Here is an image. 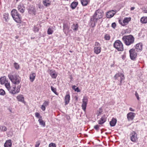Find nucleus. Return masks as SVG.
<instances>
[{
    "instance_id": "4468645a",
    "label": "nucleus",
    "mask_w": 147,
    "mask_h": 147,
    "mask_svg": "<svg viewBox=\"0 0 147 147\" xmlns=\"http://www.w3.org/2000/svg\"><path fill=\"white\" fill-rule=\"evenodd\" d=\"M18 9L19 11L22 13L24 12L25 9L23 5L22 4H20L18 5Z\"/></svg>"
},
{
    "instance_id": "69168bd1",
    "label": "nucleus",
    "mask_w": 147,
    "mask_h": 147,
    "mask_svg": "<svg viewBox=\"0 0 147 147\" xmlns=\"http://www.w3.org/2000/svg\"><path fill=\"white\" fill-rule=\"evenodd\" d=\"M102 133V131H101V133Z\"/></svg>"
},
{
    "instance_id": "bb28decb",
    "label": "nucleus",
    "mask_w": 147,
    "mask_h": 147,
    "mask_svg": "<svg viewBox=\"0 0 147 147\" xmlns=\"http://www.w3.org/2000/svg\"><path fill=\"white\" fill-rule=\"evenodd\" d=\"M35 12V9L33 7H31L28 9V12L29 13L31 14H34Z\"/></svg>"
},
{
    "instance_id": "9d476101",
    "label": "nucleus",
    "mask_w": 147,
    "mask_h": 147,
    "mask_svg": "<svg viewBox=\"0 0 147 147\" xmlns=\"http://www.w3.org/2000/svg\"><path fill=\"white\" fill-rule=\"evenodd\" d=\"M63 31L65 34L67 33L70 28L69 25L67 24L64 23L63 24Z\"/></svg>"
},
{
    "instance_id": "bf43d9fd",
    "label": "nucleus",
    "mask_w": 147,
    "mask_h": 147,
    "mask_svg": "<svg viewBox=\"0 0 147 147\" xmlns=\"http://www.w3.org/2000/svg\"><path fill=\"white\" fill-rule=\"evenodd\" d=\"M76 86H75V85L73 86L72 87V88L73 90H75V89H76Z\"/></svg>"
},
{
    "instance_id": "680f3d73",
    "label": "nucleus",
    "mask_w": 147,
    "mask_h": 147,
    "mask_svg": "<svg viewBox=\"0 0 147 147\" xmlns=\"http://www.w3.org/2000/svg\"><path fill=\"white\" fill-rule=\"evenodd\" d=\"M144 11L145 13H147V9L144 10Z\"/></svg>"
},
{
    "instance_id": "e433bc0d",
    "label": "nucleus",
    "mask_w": 147,
    "mask_h": 147,
    "mask_svg": "<svg viewBox=\"0 0 147 147\" xmlns=\"http://www.w3.org/2000/svg\"><path fill=\"white\" fill-rule=\"evenodd\" d=\"M110 36L109 34H106L104 37V38L106 40H109L110 39Z\"/></svg>"
},
{
    "instance_id": "58836bf2",
    "label": "nucleus",
    "mask_w": 147,
    "mask_h": 147,
    "mask_svg": "<svg viewBox=\"0 0 147 147\" xmlns=\"http://www.w3.org/2000/svg\"><path fill=\"white\" fill-rule=\"evenodd\" d=\"M35 116L38 118L40 119L42 118V117L40 116V114L39 113H35Z\"/></svg>"
},
{
    "instance_id": "f03ea898",
    "label": "nucleus",
    "mask_w": 147,
    "mask_h": 147,
    "mask_svg": "<svg viewBox=\"0 0 147 147\" xmlns=\"http://www.w3.org/2000/svg\"><path fill=\"white\" fill-rule=\"evenodd\" d=\"M122 39L125 45L129 46L134 42L135 38L132 35H130L123 36Z\"/></svg>"
},
{
    "instance_id": "4d7b16f0",
    "label": "nucleus",
    "mask_w": 147,
    "mask_h": 147,
    "mask_svg": "<svg viewBox=\"0 0 147 147\" xmlns=\"http://www.w3.org/2000/svg\"><path fill=\"white\" fill-rule=\"evenodd\" d=\"M50 2L49 0H44L43 1V2H44V3H45L46 2Z\"/></svg>"
},
{
    "instance_id": "603ef678",
    "label": "nucleus",
    "mask_w": 147,
    "mask_h": 147,
    "mask_svg": "<svg viewBox=\"0 0 147 147\" xmlns=\"http://www.w3.org/2000/svg\"><path fill=\"white\" fill-rule=\"evenodd\" d=\"M75 91H76V92H80V90L79 89V88L78 87L76 88V89H75Z\"/></svg>"
},
{
    "instance_id": "5fc2aeb1",
    "label": "nucleus",
    "mask_w": 147,
    "mask_h": 147,
    "mask_svg": "<svg viewBox=\"0 0 147 147\" xmlns=\"http://www.w3.org/2000/svg\"><path fill=\"white\" fill-rule=\"evenodd\" d=\"M38 29L37 27H34V31L35 32H38Z\"/></svg>"
},
{
    "instance_id": "7c9ffc66",
    "label": "nucleus",
    "mask_w": 147,
    "mask_h": 147,
    "mask_svg": "<svg viewBox=\"0 0 147 147\" xmlns=\"http://www.w3.org/2000/svg\"><path fill=\"white\" fill-rule=\"evenodd\" d=\"M5 84V86L6 88L8 90H9L11 88L9 83L7 81L6 82Z\"/></svg>"
},
{
    "instance_id": "37998d69",
    "label": "nucleus",
    "mask_w": 147,
    "mask_h": 147,
    "mask_svg": "<svg viewBox=\"0 0 147 147\" xmlns=\"http://www.w3.org/2000/svg\"><path fill=\"white\" fill-rule=\"evenodd\" d=\"M56 146L55 143H51L49 144V147H56Z\"/></svg>"
},
{
    "instance_id": "c85d7f7f",
    "label": "nucleus",
    "mask_w": 147,
    "mask_h": 147,
    "mask_svg": "<svg viewBox=\"0 0 147 147\" xmlns=\"http://www.w3.org/2000/svg\"><path fill=\"white\" fill-rule=\"evenodd\" d=\"M81 2L82 5L84 6L87 5L88 3V0H81Z\"/></svg>"
},
{
    "instance_id": "2eb2a0df",
    "label": "nucleus",
    "mask_w": 147,
    "mask_h": 147,
    "mask_svg": "<svg viewBox=\"0 0 147 147\" xmlns=\"http://www.w3.org/2000/svg\"><path fill=\"white\" fill-rule=\"evenodd\" d=\"M70 100V96L69 94H67L66 95L65 97V105H67L69 102Z\"/></svg>"
},
{
    "instance_id": "ea45409f",
    "label": "nucleus",
    "mask_w": 147,
    "mask_h": 147,
    "mask_svg": "<svg viewBox=\"0 0 147 147\" xmlns=\"http://www.w3.org/2000/svg\"><path fill=\"white\" fill-rule=\"evenodd\" d=\"M21 87V86L20 85H18V86L17 87L16 90V92L17 93L19 92L20 91V88Z\"/></svg>"
},
{
    "instance_id": "13d9d810",
    "label": "nucleus",
    "mask_w": 147,
    "mask_h": 147,
    "mask_svg": "<svg viewBox=\"0 0 147 147\" xmlns=\"http://www.w3.org/2000/svg\"><path fill=\"white\" fill-rule=\"evenodd\" d=\"M129 110L131 111H134L135 110L134 109H133L132 108H129Z\"/></svg>"
},
{
    "instance_id": "a878e982",
    "label": "nucleus",
    "mask_w": 147,
    "mask_h": 147,
    "mask_svg": "<svg viewBox=\"0 0 147 147\" xmlns=\"http://www.w3.org/2000/svg\"><path fill=\"white\" fill-rule=\"evenodd\" d=\"M140 22L142 24H146L147 23V17H143L141 18Z\"/></svg>"
},
{
    "instance_id": "6ab92c4d",
    "label": "nucleus",
    "mask_w": 147,
    "mask_h": 147,
    "mask_svg": "<svg viewBox=\"0 0 147 147\" xmlns=\"http://www.w3.org/2000/svg\"><path fill=\"white\" fill-rule=\"evenodd\" d=\"M11 141V140H7L4 144V147H8L9 146L11 147L12 145Z\"/></svg>"
},
{
    "instance_id": "8fccbe9b",
    "label": "nucleus",
    "mask_w": 147,
    "mask_h": 147,
    "mask_svg": "<svg viewBox=\"0 0 147 147\" xmlns=\"http://www.w3.org/2000/svg\"><path fill=\"white\" fill-rule=\"evenodd\" d=\"M51 5V2H48L46 4H45V6L47 7L50 6Z\"/></svg>"
},
{
    "instance_id": "c9c22d12",
    "label": "nucleus",
    "mask_w": 147,
    "mask_h": 147,
    "mask_svg": "<svg viewBox=\"0 0 147 147\" xmlns=\"http://www.w3.org/2000/svg\"><path fill=\"white\" fill-rule=\"evenodd\" d=\"M51 89L52 91L55 94L57 95L58 94H57L56 92V89L55 88H54L52 86H51Z\"/></svg>"
},
{
    "instance_id": "20e7f679",
    "label": "nucleus",
    "mask_w": 147,
    "mask_h": 147,
    "mask_svg": "<svg viewBox=\"0 0 147 147\" xmlns=\"http://www.w3.org/2000/svg\"><path fill=\"white\" fill-rule=\"evenodd\" d=\"M8 77L11 82L15 84H19L21 81V78L16 75L9 74L8 75Z\"/></svg>"
},
{
    "instance_id": "a211bd4d",
    "label": "nucleus",
    "mask_w": 147,
    "mask_h": 147,
    "mask_svg": "<svg viewBox=\"0 0 147 147\" xmlns=\"http://www.w3.org/2000/svg\"><path fill=\"white\" fill-rule=\"evenodd\" d=\"M117 119L115 118H113L109 123L110 126L111 127L115 126L117 123Z\"/></svg>"
},
{
    "instance_id": "4c0bfd02",
    "label": "nucleus",
    "mask_w": 147,
    "mask_h": 147,
    "mask_svg": "<svg viewBox=\"0 0 147 147\" xmlns=\"http://www.w3.org/2000/svg\"><path fill=\"white\" fill-rule=\"evenodd\" d=\"M14 65L16 69H18L19 68V65L18 64L16 63H15L14 64Z\"/></svg>"
},
{
    "instance_id": "5701e85b",
    "label": "nucleus",
    "mask_w": 147,
    "mask_h": 147,
    "mask_svg": "<svg viewBox=\"0 0 147 147\" xmlns=\"http://www.w3.org/2000/svg\"><path fill=\"white\" fill-rule=\"evenodd\" d=\"M16 88V85H15L14 86H13L12 89H11L10 88V89L9 90H8L10 93L12 94H15L17 93L16 92V90H15Z\"/></svg>"
},
{
    "instance_id": "e2e57ef3",
    "label": "nucleus",
    "mask_w": 147,
    "mask_h": 147,
    "mask_svg": "<svg viewBox=\"0 0 147 147\" xmlns=\"http://www.w3.org/2000/svg\"><path fill=\"white\" fill-rule=\"evenodd\" d=\"M48 2H47V3ZM42 3H43V5H44L45 6V4H46L47 3V2H46L45 3H44V2H42Z\"/></svg>"
},
{
    "instance_id": "0eeeda50",
    "label": "nucleus",
    "mask_w": 147,
    "mask_h": 147,
    "mask_svg": "<svg viewBox=\"0 0 147 147\" xmlns=\"http://www.w3.org/2000/svg\"><path fill=\"white\" fill-rule=\"evenodd\" d=\"M135 49H132L129 50L130 57L131 59L132 60H135L137 56V54L136 52Z\"/></svg>"
},
{
    "instance_id": "c756f323",
    "label": "nucleus",
    "mask_w": 147,
    "mask_h": 147,
    "mask_svg": "<svg viewBox=\"0 0 147 147\" xmlns=\"http://www.w3.org/2000/svg\"><path fill=\"white\" fill-rule=\"evenodd\" d=\"M38 121L39 123L43 127H45V122L42 119H39Z\"/></svg>"
},
{
    "instance_id": "aec40b11",
    "label": "nucleus",
    "mask_w": 147,
    "mask_h": 147,
    "mask_svg": "<svg viewBox=\"0 0 147 147\" xmlns=\"http://www.w3.org/2000/svg\"><path fill=\"white\" fill-rule=\"evenodd\" d=\"M79 26L77 24H73L71 28L74 31H77L78 30Z\"/></svg>"
},
{
    "instance_id": "f704fd0d",
    "label": "nucleus",
    "mask_w": 147,
    "mask_h": 147,
    "mask_svg": "<svg viewBox=\"0 0 147 147\" xmlns=\"http://www.w3.org/2000/svg\"><path fill=\"white\" fill-rule=\"evenodd\" d=\"M5 80L3 78H0V83L1 84H3L6 82Z\"/></svg>"
},
{
    "instance_id": "79ce46f5",
    "label": "nucleus",
    "mask_w": 147,
    "mask_h": 147,
    "mask_svg": "<svg viewBox=\"0 0 147 147\" xmlns=\"http://www.w3.org/2000/svg\"><path fill=\"white\" fill-rule=\"evenodd\" d=\"M100 125H96L94 126V128L96 130L98 131L99 129Z\"/></svg>"
},
{
    "instance_id": "3c124183",
    "label": "nucleus",
    "mask_w": 147,
    "mask_h": 147,
    "mask_svg": "<svg viewBox=\"0 0 147 147\" xmlns=\"http://www.w3.org/2000/svg\"><path fill=\"white\" fill-rule=\"evenodd\" d=\"M116 26V24L115 22L113 23L111 25V26L113 28H115Z\"/></svg>"
},
{
    "instance_id": "ddd939ff",
    "label": "nucleus",
    "mask_w": 147,
    "mask_h": 147,
    "mask_svg": "<svg viewBox=\"0 0 147 147\" xmlns=\"http://www.w3.org/2000/svg\"><path fill=\"white\" fill-rule=\"evenodd\" d=\"M36 76V73L34 72H31L30 74V80L31 82H33Z\"/></svg>"
},
{
    "instance_id": "2f4dec72",
    "label": "nucleus",
    "mask_w": 147,
    "mask_h": 147,
    "mask_svg": "<svg viewBox=\"0 0 147 147\" xmlns=\"http://www.w3.org/2000/svg\"><path fill=\"white\" fill-rule=\"evenodd\" d=\"M50 75L52 78H55L57 76V74H55V72L51 71Z\"/></svg>"
},
{
    "instance_id": "423d86ee",
    "label": "nucleus",
    "mask_w": 147,
    "mask_h": 147,
    "mask_svg": "<svg viewBox=\"0 0 147 147\" xmlns=\"http://www.w3.org/2000/svg\"><path fill=\"white\" fill-rule=\"evenodd\" d=\"M114 78L115 80L117 79L118 80H120V83L119 84V85H120L122 84V80H124L125 79L124 75L121 73L116 74L114 76Z\"/></svg>"
},
{
    "instance_id": "864d4df0",
    "label": "nucleus",
    "mask_w": 147,
    "mask_h": 147,
    "mask_svg": "<svg viewBox=\"0 0 147 147\" xmlns=\"http://www.w3.org/2000/svg\"><path fill=\"white\" fill-rule=\"evenodd\" d=\"M119 23L121 25H122L123 26V24H123V22H122L121 20H119Z\"/></svg>"
},
{
    "instance_id": "393cba45",
    "label": "nucleus",
    "mask_w": 147,
    "mask_h": 147,
    "mask_svg": "<svg viewBox=\"0 0 147 147\" xmlns=\"http://www.w3.org/2000/svg\"><path fill=\"white\" fill-rule=\"evenodd\" d=\"M78 2L74 1L71 4L70 7L72 9H74L78 5Z\"/></svg>"
},
{
    "instance_id": "cd10ccee",
    "label": "nucleus",
    "mask_w": 147,
    "mask_h": 147,
    "mask_svg": "<svg viewBox=\"0 0 147 147\" xmlns=\"http://www.w3.org/2000/svg\"><path fill=\"white\" fill-rule=\"evenodd\" d=\"M53 32V28L52 27H50L48 30V34H52Z\"/></svg>"
},
{
    "instance_id": "b1692460",
    "label": "nucleus",
    "mask_w": 147,
    "mask_h": 147,
    "mask_svg": "<svg viewBox=\"0 0 147 147\" xmlns=\"http://www.w3.org/2000/svg\"><path fill=\"white\" fill-rule=\"evenodd\" d=\"M101 47H94V52L96 54H98L101 52Z\"/></svg>"
},
{
    "instance_id": "1a4fd4ad",
    "label": "nucleus",
    "mask_w": 147,
    "mask_h": 147,
    "mask_svg": "<svg viewBox=\"0 0 147 147\" xmlns=\"http://www.w3.org/2000/svg\"><path fill=\"white\" fill-rule=\"evenodd\" d=\"M88 99L86 97H84L83 99L82 100V109L85 111L86 110L87 104V103Z\"/></svg>"
},
{
    "instance_id": "de8ad7c7",
    "label": "nucleus",
    "mask_w": 147,
    "mask_h": 147,
    "mask_svg": "<svg viewBox=\"0 0 147 147\" xmlns=\"http://www.w3.org/2000/svg\"><path fill=\"white\" fill-rule=\"evenodd\" d=\"M135 96H136V98H137V99L138 100H139V95L138 93L137 92H136L135 94Z\"/></svg>"
},
{
    "instance_id": "c03bdc74",
    "label": "nucleus",
    "mask_w": 147,
    "mask_h": 147,
    "mask_svg": "<svg viewBox=\"0 0 147 147\" xmlns=\"http://www.w3.org/2000/svg\"><path fill=\"white\" fill-rule=\"evenodd\" d=\"M94 46H95V47H100V44L98 42H95Z\"/></svg>"
},
{
    "instance_id": "4be33fe9",
    "label": "nucleus",
    "mask_w": 147,
    "mask_h": 147,
    "mask_svg": "<svg viewBox=\"0 0 147 147\" xmlns=\"http://www.w3.org/2000/svg\"><path fill=\"white\" fill-rule=\"evenodd\" d=\"M106 118L105 115H103L100 118L99 121L98 123L100 124H102L104 123L106 121Z\"/></svg>"
},
{
    "instance_id": "9b49d317",
    "label": "nucleus",
    "mask_w": 147,
    "mask_h": 147,
    "mask_svg": "<svg viewBox=\"0 0 147 147\" xmlns=\"http://www.w3.org/2000/svg\"><path fill=\"white\" fill-rule=\"evenodd\" d=\"M135 113L132 112H130L127 114V118L129 120H132L135 117Z\"/></svg>"
},
{
    "instance_id": "f3484780",
    "label": "nucleus",
    "mask_w": 147,
    "mask_h": 147,
    "mask_svg": "<svg viewBox=\"0 0 147 147\" xmlns=\"http://www.w3.org/2000/svg\"><path fill=\"white\" fill-rule=\"evenodd\" d=\"M131 18L130 17L129 18H125L124 20L123 21V22L124 24L123 26L127 24L131 20Z\"/></svg>"
},
{
    "instance_id": "0e129e2a",
    "label": "nucleus",
    "mask_w": 147,
    "mask_h": 147,
    "mask_svg": "<svg viewBox=\"0 0 147 147\" xmlns=\"http://www.w3.org/2000/svg\"><path fill=\"white\" fill-rule=\"evenodd\" d=\"M15 38H16V39H18V36H15Z\"/></svg>"
},
{
    "instance_id": "72a5a7b5",
    "label": "nucleus",
    "mask_w": 147,
    "mask_h": 147,
    "mask_svg": "<svg viewBox=\"0 0 147 147\" xmlns=\"http://www.w3.org/2000/svg\"><path fill=\"white\" fill-rule=\"evenodd\" d=\"M9 14L8 13H5L3 15V18L6 21L8 19Z\"/></svg>"
},
{
    "instance_id": "052dcab7",
    "label": "nucleus",
    "mask_w": 147,
    "mask_h": 147,
    "mask_svg": "<svg viewBox=\"0 0 147 147\" xmlns=\"http://www.w3.org/2000/svg\"><path fill=\"white\" fill-rule=\"evenodd\" d=\"M135 9V7H131L130 9V10H133Z\"/></svg>"
},
{
    "instance_id": "6e6552de",
    "label": "nucleus",
    "mask_w": 147,
    "mask_h": 147,
    "mask_svg": "<svg viewBox=\"0 0 147 147\" xmlns=\"http://www.w3.org/2000/svg\"><path fill=\"white\" fill-rule=\"evenodd\" d=\"M130 139L131 141L134 142H136L137 140V135L135 132L133 131L131 134Z\"/></svg>"
},
{
    "instance_id": "412c9836",
    "label": "nucleus",
    "mask_w": 147,
    "mask_h": 147,
    "mask_svg": "<svg viewBox=\"0 0 147 147\" xmlns=\"http://www.w3.org/2000/svg\"><path fill=\"white\" fill-rule=\"evenodd\" d=\"M17 99L19 101H20L22 102H24V98L22 95H19L17 97Z\"/></svg>"
},
{
    "instance_id": "a18cd8bd",
    "label": "nucleus",
    "mask_w": 147,
    "mask_h": 147,
    "mask_svg": "<svg viewBox=\"0 0 147 147\" xmlns=\"http://www.w3.org/2000/svg\"><path fill=\"white\" fill-rule=\"evenodd\" d=\"M49 102L48 101H45L44 102L43 105L45 106L46 107L49 105Z\"/></svg>"
},
{
    "instance_id": "a19ab883",
    "label": "nucleus",
    "mask_w": 147,
    "mask_h": 147,
    "mask_svg": "<svg viewBox=\"0 0 147 147\" xmlns=\"http://www.w3.org/2000/svg\"><path fill=\"white\" fill-rule=\"evenodd\" d=\"M5 91L3 89H0V95H4L5 94Z\"/></svg>"
},
{
    "instance_id": "f257e3e1",
    "label": "nucleus",
    "mask_w": 147,
    "mask_h": 147,
    "mask_svg": "<svg viewBox=\"0 0 147 147\" xmlns=\"http://www.w3.org/2000/svg\"><path fill=\"white\" fill-rule=\"evenodd\" d=\"M103 12L101 10L96 11L93 15L91 18L90 22L92 24H94L93 26H95L98 20L102 18L103 16Z\"/></svg>"
},
{
    "instance_id": "49530a36",
    "label": "nucleus",
    "mask_w": 147,
    "mask_h": 147,
    "mask_svg": "<svg viewBox=\"0 0 147 147\" xmlns=\"http://www.w3.org/2000/svg\"><path fill=\"white\" fill-rule=\"evenodd\" d=\"M102 112V110L101 108H100L99 109V110L98 111V115H100Z\"/></svg>"
},
{
    "instance_id": "6e6d98bb",
    "label": "nucleus",
    "mask_w": 147,
    "mask_h": 147,
    "mask_svg": "<svg viewBox=\"0 0 147 147\" xmlns=\"http://www.w3.org/2000/svg\"><path fill=\"white\" fill-rule=\"evenodd\" d=\"M40 145V143L39 142L36 143V145H35V147H38Z\"/></svg>"
},
{
    "instance_id": "f8f14e48",
    "label": "nucleus",
    "mask_w": 147,
    "mask_h": 147,
    "mask_svg": "<svg viewBox=\"0 0 147 147\" xmlns=\"http://www.w3.org/2000/svg\"><path fill=\"white\" fill-rule=\"evenodd\" d=\"M115 13L113 10L108 11L107 13V17L108 18H111L113 17Z\"/></svg>"
},
{
    "instance_id": "09e8293b",
    "label": "nucleus",
    "mask_w": 147,
    "mask_h": 147,
    "mask_svg": "<svg viewBox=\"0 0 147 147\" xmlns=\"http://www.w3.org/2000/svg\"><path fill=\"white\" fill-rule=\"evenodd\" d=\"M41 109L43 111H44L45 110V106L43 105L41 106Z\"/></svg>"
},
{
    "instance_id": "473e14b6",
    "label": "nucleus",
    "mask_w": 147,
    "mask_h": 147,
    "mask_svg": "<svg viewBox=\"0 0 147 147\" xmlns=\"http://www.w3.org/2000/svg\"><path fill=\"white\" fill-rule=\"evenodd\" d=\"M7 128L5 126H0V131H5L7 130Z\"/></svg>"
},
{
    "instance_id": "39448f33",
    "label": "nucleus",
    "mask_w": 147,
    "mask_h": 147,
    "mask_svg": "<svg viewBox=\"0 0 147 147\" xmlns=\"http://www.w3.org/2000/svg\"><path fill=\"white\" fill-rule=\"evenodd\" d=\"M113 46L118 51H122L124 50L123 45L119 40H116L114 43Z\"/></svg>"
},
{
    "instance_id": "7ed1b4c3",
    "label": "nucleus",
    "mask_w": 147,
    "mask_h": 147,
    "mask_svg": "<svg viewBox=\"0 0 147 147\" xmlns=\"http://www.w3.org/2000/svg\"><path fill=\"white\" fill-rule=\"evenodd\" d=\"M11 15L14 20L17 22L21 23V17L20 15L18 13L16 9H13L11 11Z\"/></svg>"
},
{
    "instance_id": "dca6fc26",
    "label": "nucleus",
    "mask_w": 147,
    "mask_h": 147,
    "mask_svg": "<svg viewBox=\"0 0 147 147\" xmlns=\"http://www.w3.org/2000/svg\"><path fill=\"white\" fill-rule=\"evenodd\" d=\"M142 44L141 43H139L136 45L135 50L136 51H141L142 49Z\"/></svg>"
}]
</instances>
